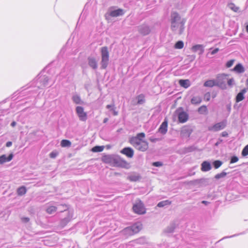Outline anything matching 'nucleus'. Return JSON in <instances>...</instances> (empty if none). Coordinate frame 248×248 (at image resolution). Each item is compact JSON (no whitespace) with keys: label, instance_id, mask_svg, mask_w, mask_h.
Segmentation results:
<instances>
[{"label":"nucleus","instance_id":"nucleus-1","mask_svg":"<svg viewBox=\"0 0 248 248\" xmlns=\"http://www.w3.org/2000/svg\"><path fill=\"white\" fill-rule=\"evenodd\" d=\"M186 22L185 18H182L179 14L172 12L170 15V28L173 31H176L179 29V34H181L185 29L184 25Z\"/></svg>","mask_w":248,"mask_h":248},{"label":"nucleus","instance_id":"nucleus-2","mask_svg":"<svg viewBox=\"0 0 248 248\" xmlns=\"http://www.w3.org/2000/svg\"><path fill=\"white\" fill-rule=\"evenodd\" d=\"M130 143L138 150L144 152L148 148V143L138 138H131Z\"/></svg>","mask_w":248,"mask_h":248},{"label":"nucleus","instance_id":"nucleus-3","mask_svg":"<svg viewBox=\"0 0 248 248\" xmlns=\"http://www.w3.org/2000/svg\"><path fill=\"white\" fill-rule=\"evenodd\" d=\"M141 228V224L140 223H137L131 226L124 228L122 232L126 235H132L139 232Z\"/></svg>","mask_w":248,"mask_h":248},{"label":"nucleus","instance_id":"nucleus-4","mask_svg":"<svg viewBox=\"0 0 248 248\" xmlns=\"http://www.w3.org/2000/svg\"><path fill=\"white\" fill-rule=\"evenodd\" d=\"M101 61L100 62L101 68L106 69L108 66L109 62V52L108 47L104 46L101 48Z\"/></svg>","mask_w":248,"mask_h":248},{"label":"nucleus","instance_id":"nucleus-5","mask_svg":"<svg viewBox=\"0 0 248 248\" xmlns=\"http://www.w3.org/2000/svg\"><path fill=\"white\" fill-rule=\"evenodd\" d=\"M133 210L135 213L139 215L144 214L146 213L144 204L140 199L136 200L133 206Z\"/></svg>","mask_w":248,"mask_h":248},{"label":"nucleus","instance_id":"nucleus-6","mask_svg":"<svg viewBox=\"0 0 248 248\" xmlns=\"http://www.w3.org/2000/svg\"><path fill=\"white\" fill-rule=\"evenodd\" d=\"M113 164L117 167H119L125 169H129L130 164L126 160L122 158L119 156L114 157L113 159Z\"/></svg>","mask_w":248,"mask_h":248},{"label":"nucleus","instance_id":"nucleus-7","mask_svg":"<svg viewBox=\"0 0 248 248\" xmlns=\"http://www.w3.org/2000/svg\"><path fill=\"white\" fill-rule=\"evenodd\" d=\"M49 78L46 76H40L36 79V86L39 89H42L48 85Z\"/></svg>","mask_w":248,"mask_h":248},{"label":"nucleus","instance_id":"nucleus-8","mask_svg":"<svg viewBox=\"0 0 248 248\" xmlns=\"http://www.w3.org/2000/svg\"><path fill=\"white\" fill-rule=\"evenodd\" d=\"M175 113L178 115L180 123H184L187 121L188 115L186 112L184 111L182 108L180 107L177 109L175 111Z\"/></svg>","mask_w":248,"mask_h":248},{"label":"nucleus","instance_id":"nucleus-9","mask_svg":"<svg viewBox=\"0 0 248 248\" xmlns=\"http://www.w3.org/2000/svg\"><path fill=\"white\" fill-rule=\"evenodd\" d=\"M227 80V75L225 74L218 75L215 79L217 86L222 89L225 88Z\"/></svg>","mask_w":248,"mask_h":248},{"label":"nucleus","instance_id":"nucleus-10","mask_svg":"<svg viewBox=\"0 0 248 248\" xmlns=\"http://www.w3.org/2000/svg\"><path fill=\"white\" fill-rule=\"evenodd\" d=\"M76 113L80 121L85 122L87 119V113L84 112L83 107L78 106L76 108Z\"/></svg>","mask_w":248,"mask_h":248},{"label":"nucleus","instance_id":"nucleus-11","mask_svg":"<svg viewBox=\"0 0 248 248\" xmlns=\"http://www.w3.org/2000/svg\"><path fill=\"white\" fill-rule=\"evenodd\" d=\"M139 32L142 35H146L151 31L150 27L146 24H142L137 27Z\"/></svg>","mask_w":248,"mask_h":248},{"label":"nucleus","instance_id":"nucleus-12","mask_svg":"<svg viewBox=\"0 0 248 248\" xmlns=\"http://www.w3.org/2000/svg\"><path fill=\"white\" fill-rule=\"evenodd\" d=\"M226 125L225 122H221L216 124L213 126L209 127L210 131H217L224 129Z\"/></svg>","mask_w":248,"mask_h":248},{"label":"nucleus","instance_id":"nucleus-13","mask_svg":"<svg viewBox=\"0 0 248 248\" xmlns=\"http://www.w3.org/2000/svg\"><path fill=\"white\" fill-rule=\"evenodd\" d=\"M192 132V129L188 126H184L181 131V135L183 138H188Z\"/></svg>","mask_w":248,"mask_h":248},{"label":"nucleus","instance_id":"nucleus-14","mask_svg":"<svg viewBox=\"0 0 248 248\" xmlns=\"http://www.w3.org/2000/svg\"><path fill=\"white\" fill-rule=\"evenodd\" d=\"M141 179L140 174L136 172H132L128 174L127 179L131 182H136Z\"/></svg>","mask_w":248,"mask_h":248},{"label":"nucleus","instance_id":"nucleus-15","mask_svg":"<svg viewBox=\"0 0 248 248\" xmlns=\"http://www.w3.org/2000/svg\"><path fill=\"white\" fill-rule=\"evenodd\" d=\"M168 131V121L165 118L158 129V132L162 135L166 134Z\"/></svg>","mask_w":248,"mask_h":248},{"label":"nucleus","instance_id":"nucleus-16","mask_svg":"<svg viewBox=\"0 0 248 248\" xmlns=\"http://www.w3.org/2000/svg\"><path fill=\"white\" fill-rule=\"evenodd\" d=\"M120 152L129 158L133 157L134 153L133 149L130 147H125Z\"/></svg>","mask_w":248,"mask_h":248},{"label":"nucleus","instance_id":"nucleus-17","mask_svg":"<svg viewBox=\"0 0 248 248\" xmlns=\"http://www.w3.org/2000/svg\"><path fill=\"white\" fill-rule=\"evenodd\" d=\"M88 63L90 67L94 70H95L98 67L97 62L95 58L92 57L88 58Z\"/></svg>","mask_w":248,"mask_h":248},{"label":"nucleus","instance_id":"nucleus-18","mask_svg":"<svg viewBox=\"0 0 248 248\" xmlns=\"http://www.w3.org/2000/svg\"><path fill=\"white\" fill-rule=\"evenodd\" d=\"M13 154H10L8 156H7L6 155H3L0 156V164H3L4 163L10 161L13 158Z\"/></svg>","mask_w":248,"mask_h":248},{"label":"nucleus","instance_id":"nucleus-19","mask_svg":"<svg viewBox=\"0 0 248 248\" xmlns=\"http://www.w3.org/2000/svg\"><path fill=\"white\" fill-rule=\"evenodd\" d=\"M211 169V165L209 161H204L201 164V170L202 171H209Z\"/></svg>","mask_w":248,"mask_h":248},{"label":"nucleus","instance_id":"nucleus-20","mask_svg":"<svg viewBox=\"0 0 248 248\" xmlns=\"http://www.w3.org/2000/svg\"><path fill=\"white\" fill-rule=\"evenodd\" d=\"M124 14V10L121 9L113 10L110 12L109 15L112 17H117L122 16Z\"/></svg>","mask_w":248,"mask_h":248},{"label":"nucleus","instance_id":"nucleus-21","mask_svg":"<svg viewBox=\"0 0 248 248\" xmlns=\"http://www.w3.org/2000/svg\"><path fill=\"white\" fill-rule=\"evenodd\" d=\"M72 100L76 104H84V102L81 99L80 96L77 94H74L72 96Z\"/></svg>","mask_w":248,"mask_h":248},{"label":"nucleus","instance_id":"nucleus-22","mask_svg":"<svg viewBox=\"0 0 248 248\" xmlns=\"http://www.w3.org/2000/svg\"><path fill=\"white\" fill-rule=\"evenodd\" d=\"M233 70L237 73H243L245 72V68L241 63H238L233 68Z\"/></svg>","mask_w":248,"mask_h":248},{"label":"nucleus","instance_id":"nucleus-23","mask_svg":"<svg viewBox=\"0 0 248 248\" xmlns=\"http://www.w3.org/2000/svg\"><path fill=\"white\" fill-rule=\"evenodd\" d=\"M179 83L181 87L187 88L190 85V81L188 79H180Z\"/></svg>","mask_w":248,"mask_h":248},{"label":"nucleus","instance_id":"nucleus-24","mask_svg":"<svg viewBox=\"0 0 248 248\" xmlns=\"http://www.w3.org/2000/svg\"><path fill=\"white\" fill-rule=\"evenodd\" d=\"M246 92V89H243L241 91L240 93H239L236 97V102H239L244 99V94Z\"/></svg>","mask_w":248,"mask_h":248},{"label":"nucleus","instance_id":"nucleus-25","mask_svg":"<svg viewBox=\"0 0 248 248\" xmlns=\"http://www.w3.org/2000/svg\"><path fill=\"white\" fill-rule=\"evenodd\" d=\"M202 101V98L200 96H193L191 99V103L193 105L200 104Z\"/></svg>","mask_w":248,"mask_h":248},{"label":"nucleus","instance_id":"nucleus-26","mask_svg":"<svg viewBox=\"0 0 248 248\" xmlns=\"http://www.w3.org/2000/svg\"><path fill=\"white\" fill-rule=\"evenodd\" d=\"M114 156L111 155H106L103 156L102 160L106 163H113Z\"/></svg>","mask_w":248,"mask_h":248},{"label":"nucleus","instance_id":"nucleus-27","mask_svg":"<svg viewBox=\"0 0 248 248\" xmlns=\"http://www.w3.org/2000/svg\"><path fill=\"white\" fill-rule=\"evenodd\" d=\"M175 228L174 224H170L168 227H167L164 231V233H170L173 232Z\"/></svg>","mask_w":248,"mask_h":248},{"label":"nucleus","instance_id":"nucleus-28","mask_svg":"<svg viewBox=\"0 0 248 248\" xmlns=\"http://www.w3.org/2000/svg\"><path fill=\"white\" fill-rule=\"evenodd\" d=\"M58 207L55 206H49L46 209V212L49 214H54L57 210Z\"/></svg>","mask_w":248,"mask_h":248},{"label":"nucleus","instance_id":"nucleus-29","mask_svg":"<svg viewBox=\"0 0 248 248\" xmlns=\"http://www.w3.org/2000/svg\"><path fill=\"white\" fill-rule=\"evenodd\" d=\"M214 86H217L215 80H208L204 83V86L205 87H212Z\"/></svg>","mask_w":248,"mask_h":248},{"label":"nucleus","instance_id":"nucleus-30","mask_svg":"<svg viewBox=\"0 0 248 248\" xmlns=\"http://www.w3.org/2000/svg\"><path fill=\"white\" fill-rule=\"evenodd\" d=\"M192 50L193 52L201 50V52L202 53L204 51L203 46L202 45H196L192 46Z\"/></svg>","mask_w":248,"mask_h":248},{"label":"nucleus","instance_id":"nucleus-31","mask_svg":"<svg viewBox=\"0 0 248 248\" xmlns=\"http://www.w3.org/2000/svg\"><path fill=\"white\" fill-rule=\"evenodd\" d=\"M198 111L201 114H205L207 113L208 110L206 106L202 105L198 108Z\"/></svg>","mask_w":248,"mask_h":248},{"label":"nucleus","instance_id":"nucleus-32","mask_svg":"<svg viewBox=\"0 0 248 248\" xmlns=\"http://www.w3.org/2000/svg\"><path fill=\"white\" fill-rule=\"evenodd\" d=\"M27 192L26 187L22 186L19 187L17 190V194L19 196H22L24 195Z\"/></svg>","mask_w":248,"mask_h":248},{"label":"nucleus","instance_id":"nucleus-33","mask_svg":"<svg viewBox=\"0 0 248 248\" xmlns=\"http://www.w3.org/2000/svg\"><path fill=\"white\" fill-rule=\"evenodd\" d=\"M170 204H171V202L170 201H169V200H166V201L160 202L157 204V206L159 207H163L166 205H170Z\"/></svg>","mask_w":248,"mask_h":248},{"label":"nucleus","instance_id":"nucleus-34","mask_svg":"<svg viewBox=\"0 0 248 248\" xmlns=\"http://www.w3.org/2000/svg\"><path fill=\"white\" fill-rule=\"evenodd\" d=\"M71 145V142L67 140H62L61 142V145L63 147H70Z\"/></svg>","mask_w":248,"mask_h":248},{"label":"nucleus","instance_id":"nucleus-35","mask_svg":"<svg viewBox=\"0 0 248 248\" xmlns=\"http://www.w3.org/2000/svg\"><path fill=\"white\" fill-rule=\"evenodd\" d=\"M104 148L103 146H96L92 148V151L93 152H100L103 150Z\"/></svg>","mask_w":248,"mask_h":248},{"label":"nucleus","instance_id":"nucleus-36","mask_svg":"<svg viewBox=\"0 0 248 248\" xmlns=\"http://www.w3.org/2000/svg\"><path fill=\"white\" fill-rule=\"evenodd\" d=\"M228 7L230 9H231L233 11L235 12H238L239 9L238 7H237L234 4L232 3L229 4Z\"/></svg>","mask_w":248,"mask_h":248},{"label":"nucleus","instance_id":"nucleus-37","mask_svg":"<svg viewBox=\"0 0 248 248\" xmlns=\"http://www.w3.org/2000/svg\"><path fill=\"white\" fill-rule=\"evenodd\" d=\"M184 47V43L182 41H179L175 45V48L177 49H182Z\"/></svg>","mask_w":248,"mask_h":248},{"label":"nucleus","instance_id":"nucleus-38","mask_svg":"<svg viewBox=\"0 0 248 248\" xmlns=\"http://www.w3.org/2000/svg\"><path fill=\"white\" fill-rule=\"evenodd\" d=\"M226 175H227L226 172H225L224 171H222L220 173H218V174H216L215 176V178L216 179H219L220 178H223V177H225Z\"/></svg>","mask_w":248,"mask_h":248},{"label":"nucleus","instance_id":"nucleus-39","mask_svg":"<svg viewBox=\"0 0 248 248\" xmlns=\"http://www.w3.org/2000/svg\"><path fill=\"white\" fill-rule=\"evenodd\" d=\"M222 164V162L220 160H216L213 162V165L215 169H218Z\"/></svg>","mask_w":248,"mask_h":248},{"label":"nucleus","instance_id":"nucleus-40","mask_svg":"<svg viewBox=\"0 0 248 248\" xmlns=\"http://www.w3.org/2000/svg\"><path fill=\"white\" fill-rule=\"evenodd\" d=\"M70 220L69 217H65L61 220V224L62 227H64Z\"/></svg>","mask_w":248,"mask_h":248},{"label":"nucleus","instance_id":"nucleus-41","mask_svg":"<svg viewBox=\"0 0 248 248\" xmlns=\"http://www.w3.org/2000/svg\"><path fill=\"white\" fill-rule=\"evenodd\" d=\"M145 101L144 97L142 94H140L138 96V104H142Z\"/></svg>","mask_w":248,"mask_h":248},{"label":"nucleus","instance_id":"nucleus-42","mask_svg":"<svg viewBox=\"0 0 248 248\" xmlns=\"http://www.w3.org/2000/svg\"><path fill=\"white\" fill-rule=\"evenodd\" d=\"M242 155L244 156L248 155V144L246 145L243 149L242 152Z\"/></svg>","mask_w":248,"mask_h":248},{"label":"nucleus","instance_id":"nucleus-43","mask_svg":"<svg viewBox=\"0 0 248 248\" xmlns=\"http://www.w3.org/2000/svg\"><path fill=\"white\" fill-rule=\"evenodd\" d=\"M211 98V94L209 92L206 93L204 95V99L206 101H208L210 100Z\"/></svg>","mask_w":248,"mask_h":248},{"label":"nucleus","instance_id":"nucleus-44","mask_svg":"<svg viewBox=\"0 0 248 248\" xmlns=\"http://www.w3.org/2000/svg\"><path fill=\"white\" fill-rule=\"evenodd\" d=\"M234 62V60H231L227 62L226 63V66L228 68L231 67L233 64Z\"/></svg>","mask_w":248,"mask_h":248},{"label":"nucleus","instance_id":"nucleus-45","mask_svg":"<svg viewBox=\"0 0 248 248\" xmlns=\"http://www.w3.org/2000/svg\"><path fill=\"white\" fill-rule=\"evenodd\" d=\"M238 161V158L236 156H233L231 157L230 163H234Z\"/></svg>","mask_w":248,"mask_h":248},{"label":"nucleus","instance_id":"nucleus-46","mask_svg":"<svg viewBox=\"0 0 248 248\" xmlns=\"http://www.w3.org/2000/svg\"><path fill=\"white\" fill-rule=\"evenodd\" d=\"M153 165L155 167H158L162 166L163 165V164L161 162L157 161V162H154L153 164Z\"/></svg>","mask_w":248,"mask_h":248},{"label":"nucleus","instance_id":"nucleus-47","mask_svg":"<svg viewBox=\"0 0 248 248\" xmlns=\"http://www.w3.org/2000/svg\"><path fill=\"white\" fill-rule=\"evenodd\" d=\"M60 207H62V208H61V210L60 211V212L65 211L67 209V206L66 205L62 204V205H59L58 208H59Z\"/></svg>","mask_w":248,"mask_h":248},{"label":"nucleus","instance_id":"nucleus-48","mask_svg":"<svg viewBox=\"0 0 248 248\" xmlns=\"http://www.w3.org/2000/svg\"><path fill=\"white\" fill-rule=\"evenodd\" d=\"M145 134L144 133H140L137 134L136 137H133V138H138L141 139V138L145 137Z\"/></svg>","mask_w":248,"mask_h":248},{"label":"nucleus","instance_id":"nucleus-49","mask_svg":"<svg viewBox=\"0 0 248 248\" xmlns=\"http://www.w3.org/2000/svg\"><path fill=\"white\" fill-rule=\"evenodd\" d=\"M21 220L23 223H27L29 221L30 218L27 217H22L21 218Z\"/></svg>","mask_w":248,"mask_h":248},{"label":"nucleus","instance_id":"nucleus-50","mask_svg":"<svg viewBox=\"0 0 248 248\" xmlns=\"http://www.w3.org/2000/svg\"><path fill=\"white\" fill-rule=\"evenodd\" d=\"M57 155V153H55V152H51L50 153V154H49V156L51 157V158H54L55 157H56V156Z\"/></svg>","mask_w":248,"mask_h":248},{"label":"nucleus","instance_id":"nucleus-51","mask_svg":"<svg viewBox=\"0 0 248 248\" xmlns=\"http://www.w3.org/2000/svg\"><path fill=\"white\" fill-rule=\"evenodd\" d=\"M107 108L110 109V110H113L115 108L114 105H108L106 106Z\"/></svg>","mask_w":248,"mask_h":248},{"label":"nucleus","instance_id":"nucleus-52","mask_svg":"<svg viewBox=\"0 0 248 248\" xmlns=\"http://www.w3.org/2000/svg\"><path fill=\"white\" fill-rule=\"evenodd\" d=\"M160 139H158V138H151L150 139V140L152 142H155L157 141H159L160 140Z\"/></svg>","mask_w":248,"mask_h":248},{"label":"nucleus","instance_id":"nucleus-53","mask_svg":"<svg viewBox=\"0 0 248 248\" xmlns=\"http://www.w3.org/2000/svg\"><path fill=\"white\" fill-rule=\"evenodd\" d=\"M218 51H219V48H216L215 49L213 50L211 53L212 55H214V54H216L217 52H218Z\"/></svg>","mask_w":248,"mask_h":248},{"label":"nucleus","instance_id":"nucleus-54","mask_svg":"<svg viewBox=\"0 0 248 248\" xmlns=\"http://www.w3.org/2000/svg\"><path fill=\"white\" fill-rule=\"evenodd\" d=\"M226 107H227V109L228 111H229V112H230V111L231 110V104H227L226 106Z\"/></svg>","mask_w":248,"mask_h":248},{"label":"nucleus","instance_id":"nucleus-55","mask_svg":"<svg viewBox=\"0 0 248 248\" xmlns=\"http://www.w3.org/2000/svg\"><path fill=\"white\" fill-rule=\"evenodd\" d=\"M221 136L224 137H226L228 136V134L226 131H223L221 133Z\"/></svg>","mask_w":248,"mask_h":248},{"label":"nucleus","instance_id":"nucleus-56","mask_svg":"<svg viewBox=\"0 0 248 248\" xmlns=\"http://www.w3.org/2000/svg\"><path fill=\"white\" fill-rule=\"evenodd\" d=\"M12 145V141H8L6 143V146L7 147H9L11 146Z\"/></svg>","mask_w":248,"mask_h":248},{"label":"nucleus","instance_id":"nucleus-57","mask_svg":"<svg viewBox=\"0 0 248 248\" xmlns=\"http://www.w3.org/2000/svg\"><path fill=\"white\" fill-rule=\"evenodd\" d=\"M233 79H229V80L227 79V81L228 82V85H231L232 84V82L233 81Z\"/></svg>","mask_w":248,"mask_h":248},{"label":"nucleus","instance_id":"nucleus-58","mask_svg":"<svg viewBox=\"0 0 248 248\" xmlns=\"http://www.w3.org/2000/svg\"><path fill=\"white\" fill-rule=\"evenodd\" d=\"M200 181L202 183H207L208 182V179H201Z\"/></svg>","mask_w":248,"mask_h":248},{"label":"nucleus","instance_id":"nucleus-59","mask_svg":"<svg viewBox=\"0 0 248 248\" xmlns=\"http://www.w3.org/2000/svg\"><path fill=\"white\" fill-rule=\"evenodd\" d=\"M112 111H113L114 115L116 116L118 115V112L115 110V108H113V110H112Z\"/></svg>","mask_w":248,"mask_h":248},{"label":"nucleus","instance_id":"nucleus-60","mask_svg":"<svg viewBox=\"0 0 248 248\" xmlns=\"http://www.w3.org/2000/svg\"><path fill=\"white\" fill-rule=\"evenodd\" d=\"M16 123L15 121H13L11 123V125L12 126V127H14L16 125Z\"/></svg>","mask_w":248,"mask_h":248},{"label":"nucleus","instance_id":"nucleus-61","mask_svg":"<svg viewBox=\"0 0 248 248\" xmlns=\"http://www.w3.org/2000/svg\"><path fill=\"white\" fill-rule=\"evenodd\" d=\"M202 203L205 204V205H207L209 202L207 201H202Z\"/></svg>","mask_w":248,"mask_h":248},{"label":"nucleus","instance_id":"nucleus-62","mask_svg":"<svg viewBox=\"0 0 248 248\" xmlns=\"http://www.w3.org/2000/svg\"><path fill=\"white\" fill-rule=\"evenodd\" d=\"M238 235V234H234V235H232V236H231L224 237L223 239H225V238H226L232 237H234V236H236V235Z\"/></svg>","mask_w":248,"mask_h":248},{"label":"nucleus","instance_id":"nucleus-63","mask_svg":"<svg viewBox=\"0 0 248 248\" xmlns=\"http://www.w3.org/2000/svg\"><path fill=\"white\" fill-rule=\"evenodd\" d=\"M192 147H189L187 149H188V152H191L192 151Z\"/></svg>","mask_w":248,"mask_h":248},{"label":"nucleus","instance_id":"nucleus-64","mask_svg":"<svg viewBox=\"0 0 248 248\" xmlns=\"http://www.w3.org/2000/svg\"><path fill=\"white\" fill-rule=\"evenodd\" d=\"M246 29L247 32L248 33V25H247Z\"/></svg>","mask_w":248,"mask_h":248}]
</instances>
